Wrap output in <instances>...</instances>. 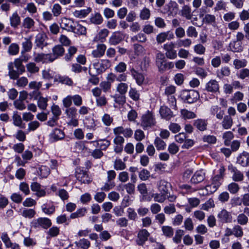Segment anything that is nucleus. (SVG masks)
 <instances>
[{
  "instance_id": "f257e3e1",
  "label": "nucleus",
  "mask_w": 249,
  "mask_h": 249,
  "mask_svg": "<svg viewBox=\"0 0 249 249\" xmlns=\"http://www.w3.org/2000/svg\"><path fill=\"white\" fill-rule=\"evenodd\" d=\"M22 62L23 59L17 58L14 63L10 62L8 64V75L11 79H17L20 74L25 72V69Z\"/></svg>"
},
{
  "instance_id": "f03ea898",
  "label": "nucleus",
  "mask_w": 249,
  "mask_h": 249,
  "mask_svg": "<svg viewBox=\"0 0 249 249\" xmlns=\"http://www.w3.org/2000/svg\"><path fill=\"white\" fill-rule=\"evenodd\" d=\"M180 97L183 102L193 104L196 102L199 98V93L196 90L184 89L181 91Z\"/></svg>"
},
{
  "instance_id": "7ed1b4c3",
  "label": "nucleus",
  "mask_w": 249,
  "mask_h": 249,
  "mask_svg": "<svg viewBox=\"0 0 249 249\" xmlns=\"http://www.w3.org/2000/svg\"><path fill=\"white\" fill-rule=\"evenodd\" d=\"M225 168L223 165H220L218 170V174L215 175L212 178V182L210 185L207 186V188L212 187L213 192L216 191L222 184L225 176Z\"/></svg>"
},
{
  "instance_id": "20e7f679",
  "label": "nucleus",
  "mask_w": 249,
  "mask_h": 249,
  "mask_svg": "<svg viewBox=\"0 0 249 249\" xmlns=\"http://www.w3.org/2000/svg\"><path fill=\"white\" fill-rule=\"evenodd\" d=\"M52 226V221L47 217H39L34 219L31 222V227L34 229L39 230L41 228L48 229Z\"/></svg>"
},
{
  "instance_id": "39448f33",
  "label": "nucleus",
  "mask_w": 249,
  "mask_h": 249,
  "mask_svg": "<svg viewBox=\"0 0 249 249\" xmlns=\"http://www.w3.org/2000/svg\"><path fill=\"white\" fill-rule=\"evenodd\" d=\"M75 177L81 183L89 184L92 181V178L89 176L88 172L83 167H77L75 169Z\"/></svg>"
},
{
  "instance_id": "423d86ee",
  "label": "nucleus",
  "mask_w": 249,
  "mask_h": 249,
  "mask_svg": "<svg viewBox=\"0 0 249 249\" xmlns=\"http://www.w3.org/2000/svg\"><path fill=\"white\" fill-rule=\"evenodd\" d=\"M155 120L152 112L148 111L146 113L142 115L141 120V126L144 130L155 125Z\"/></svg>"
},
{
  "instance_id": "0eeeda50",
  "label": "nucleus",
  "mask_w": 249,
  "mask_h": 249,
  "mask_svg": "<svg viewBox=\"0 0 249 249\" xmlns=\"http://www.w3.org/2000/svg\"><path fill=\"white\" fill-rule=\"evenodd\" d=\"M93 66L97 75L104 72L110 66V61L108 59H101L93 63Z\"/></svg>"
},
{
  "instance_id": "6e6552de",
  "label": "nucleus",
  "mask_w": 249,
  "mask_h": 249,
  "mask_svg": "<svg viewBox=\"0 0 249 249\" xmlns=\"http://www.w3.org/2000/svg\"><path fill=\"white\" fill-rule=\"evenodd\" d=\"M113 132L115 137L113 139V143L115 144L114 147V151L116 153L119 154L122 152L123 150V144L124 143L125 140L124 138L121 136L120 134H117V131L113 129Z\"/></svg>"
},
{
  "instance_id": "1a4fd4ad",
  "label": "nucleus",
  "mask_w": 249,
  "mask_h": 249,
  "mask_svg": "<svg viewBox=\"0 0 249 249\" xmlns=\"http://www.w3.org/2000/svg\"><path fill=\"white\" fill-rule=\"evenodd\" d=\"M175 44L173 42H168L163 45V48L165 51V56L170 59H175L177 57V51L175 50Z\"/></svg>"
},
{
  "instance_id": "9d476101",
  "label": "nucleus",
  "mask_w": 249,
  "mask_h": 249,
  "mask_svg": "<svg viewBox=\"0 0 249 249\" xmlns=\"http://www.w3.org/2000/svg\"><path fill=\"white\" fill-rule=\"evenodd\" d=\"M107 182L101 188L102 190L108 191L112 189L115 185L113 181L115 179L116 174L114 170H109L107 172Z\"/></svg>"
},
{
  "instance_id": "9b49d317",
  "label": "nucleus",
  "mask_w": 249,
  "mask_h": 249,
  "mask_svg": "<svg viewBox=\"0 0 249 249\" xmlns=\"http://www.w3.org/2000/svg\"><path fill=\"white\" fill-rule=\"evenodd\" d=\"M149 236L150 233L147 230L142 229L139 230L136 240L137 244L141 246H143L146 241L148 240Z\"/></svg>"
},
{
  "instance_id": "f8f14e48",
  "label": "nucleus",
  "mask_w": 249,
  "mask_h": 249,
  "mask_svg": "<svg viewBox=\"0 0 249 249\" xmlns=\"http://www.w3.org/2000/svg\"><path fill=\"white\" fill-rule=\"evenodd\" d=\"M130 74L132 78L135 79L137 84L142 86L145 81V77L143 74L136 70L133 67L129 68Z\"/></svg>"
},
{
  "instance_id": "ddd939ff",
  "label": "nucleus",
  "mask_w": 249,
  "mask_h": 249,
  "mask_svg": "<svg viewBox=\"0 0 249 249\" xmlns=\"http://www.w3.org/2000/svg\"><path fill=\"white\" fill-rule=\"evenodd\" d=\"M65 133L59 128L53 129L49 135L50 140L52 142H55L64 139Z\"/></svg>"
},
{
  "instance_id": "4468645a",
  "label": "nucleus",
  "mask_w": 249,
  "mask_h": 249,
  "mask_svg": "<svg viewBox=\"0 0 249 249\" xmlns=\"http://www.w3.org/2000/svg\"><path fill=\"white\" fill-rule=\"evenodd\" d=\"M47 36L43 33H38L36 36L35 45L36 47L43 49V48L48 45L46 42Z\"/></svg>"
},
{
  "instance_id": "2eb2a0df",
  "label": "nucleus",
  "mask_w": 249,
  "mask_h": 249,
  "mask_svg": "<svg viewBox=\"0 0 249 249\" xmlns=\"http://www.w3.org/2000/svg\"><path fill=\"white\" fill-rule=\"evenodd\" d=\"M217 218L220 222L223 223H231L232 220L231 213L224 209L218 213Z\"/></svg>"
},
{
  "instance_id": "dca6fc26",
  "label": "nucleus",
  "mask_w": 249,
  "mask_h": 249,
  "mask_svg": "<svg viewBox=\"0 0 249 249\" xmlns=\"http://www.w3.org/2000/svg\"><path fill=\"white\" fill-rule=\"evenodd\" d=\"M34 60L37 63H49L53 62L51 53H37L35 55Z\"/></svg>"
},
{
  "instance_id": "f3484780",
  "label": "nucleus",
  "mask_w": 249,
  "mask_h": 249,
  "mask_svg": "<svg viewBox=\"0 0 249 249\" xmlns=\"http://www.w3.org/2000/svg\"><path fill=\"white\" fill-rule=\"evenodd\" d=\"M205 90L209 92L215 93L219 92V85L216 80H210L205 85Z\"/></svg>"
},
{
  "instance_id": "a211bd4d",
  "label": "nucleus",
  "mask_w": 249,
  "mask_h": 249,
  "mask_svg": "<svg viewBox=\"0 0 249 249\" xmlns=\"http://www.w3.org/2000/svg\"><path fill=\"white\" fill-rule=\"evenodd\" d=\"M208 120L204 119H197L193 121V126L200 131H204L207 129Z\"/></svg>"
},
{
  "instance_id": "6ab92c4d",
  "label": "nucleus",
  "mask_w": 249,
  "mask_h": 249,
  "mask_svg": "<svg viewBox=\"0 0 249 249\" xmlns=\"http://www.w3.org/2000/svg\"><path fill=\"white\" fill-rule=\"evenodd\" d=\"M124 36L120 32H114L109 39V43L111 45H116L123 40Z\"/></svg>"
},
{
  "instance_id": "aec40b11",
  "label": "nucleus",
  "mask_w": 249,
  "mask_h": 249,
  "mask_svg": "<svg viewBox=\"0 0 249 249\" xmlns=\"http://www.w3.org/2000/svg\"><path fill=\"white\" fill-rule=\"evenodd\" d=\"M52 53H51L52 58L54 61L55 59L63 56L65 53V49L61 45H56L52 49Z\"/></svg>"
},
{
  "instance_id": "412c9836",
  "label": "nucleus",
  "mask_w": 249,
  "mask_h": 249,
  "mask_svg": "<svg viewBox=\"0 0 249 249\" xmlns=\"http://www.w3.org/2000/svg\"><path fill=\"white\" fill-rule=\"evenodd\" d=\"M229 170L232 173V179L235 182H240L244 179V175L235 167L229 166Z\"/></svg>"
},
{
  "instance_id": "4be33fe9",
  "label": "nucleus",
  "mask_w": 249,
  "mask_h": 249,
  "mask_svg": "<svg viewBox=\"0 0 249 249\" xmlns=\"http://www.w3.org/2000/svg\"><path fill=\"white\" fill-rule=\"evenodd\" d=\"M237 163L243 167L249 166V153L244 151L237 158Z\"/></svg>"
},
{
  "instance_id": "5701e85b",
  "label": "nucleus",
  "mask_w": 249,
  "mask_h": 249,
  "mask_svg": "<svg viewBox=\"0 0 249 249\" xmlns=\"http://www.w3.org/2000/svg\"><path fill=\"white\" fill-rule=\"evenodd\" d=\"M42 212L47 215H52L55 211V207L52 201H47L41 206Z\"/></svg>"
},
{
  "instance_id": "b1692460",
  "label": "nucleus",
  "mask_w": 249,
  "mask_h": 249,
  "mask_svg": "<svg viewBox=\"0 0 249 249\" xmlns=\"http://www.w3.org/2000/svg\"><path fill=\"white\" fill-rule=\"evenodd\" d=\"M21 26L23 28L28 31H34L35 28V21L32 18L27 17L23 19Z\"/></svg>"
},
{
  "instance_id": "393cba45",
  "label": "nucleus",
  "mask_w": 249,
  "mask_h": 249,
  "mask_svg": "<svg viewBox=\"0 0 249 249\" xmlns=\"http://www.w3.org/2000/svg\"><path fill=\"white\" fill-rule=\"evenodd\" d=\"M160 113L162 118L168 121L174 116L173 113L170 108L165 106L160 107Z\"/></svg>"
},
{
  "instance_id": "a878e982",
  "label": "nucleus",
  "mask_w": 249,
  "mask_h": 249,
  "mask_svg": "<svg viewBox=\"0 0 249 249\" xmlns=\"http://www.w3.org/2000/svg\"><path fill=\"white\" fill-rule=\"evenodd\" d=\"M54 82H58L62 84H65L68 86H72L73 81L71 78L68 76H62L60 74H56L54 77Z\"/></svg>"
},
{
  "instance_id": "bb28decb",
  "label": "nucleus",
  "mask_w": 249,
  "mask_h": 249,
  "mask_svg": "<svg viewBox=\"0 0 249 249\" xmlns=\"http://www.w3.org/2000/svg\"><path fill=\"white\" fill-rule=\"evenodd\" d=\"M114 131H117V134H123L125 138H130L133 134V130L130 128H124L123 126H118L113 128Z\"/></svg>"
},
{
  "instance_id": "cd10ccee",
  "label": "nucleus",
  "mask_w": 249,
  "mask_h": 249,
  "mask_svg": "<svg viewBox=\"0 0 249 249\" xmlns=\"http://www.w3.org/2000/svg\"><path fill=\"white\" fill-rule=\"evenodd\" d=\"M107 49L106 46L104 44L97 45L95 50L92 51V55L95 58H100L103 56Z\"/></svg>"
},
{
  "instance_id": "c85d7f7f",
  "label": "nucleus",
  "mask_w": 249,
  "mask_h": 249,
  "mask_svg": "<svg viewBox=\"0 0 249 249\" xmlns=\"http://www.w3.org/2000/svg\"><path fill=\"white\" fill-rule=\"evenodd\" d=\"M73 22L72 20L66 18H62L61 22L60 23V27L65 30H66L69 32H71L73 30Z\"/></svg>"
},
{
  "instance_id": "c756f323",
  "label": "nucleus",
  "mask_w": 249,
  "mask_h": 249,
  "mask_svg": "<svg viewBox=\"0 0 249 249\" xmlns=\"http://www.w3.org/2000/svg\"><path fill=\"white\" fill-rule=\"evenodd\" d=\"M21 22L20 17L18 14L17 12H15L12 14L10 17V23L12 27L16 29L20 25Z\"/></svg>"
},
{
  "instance_id": "7c9ffc66",
  "label": "nucleus",
  "mask_w": 249,
  "mask_h": 249,
  "mask_svg": "<svg viewBox=\"0 0 249 249\" xmlns=\"http://www.w3.org/2000/svg\"><path fill=\"white\" fill-rule=\"evenodd\" d=\"M205 178V174L202 171H196L192 177L191 181L193 184L201 182Z\"/></svg>"
},
{
  "instance_id": "2f4dec72",
  "label": "nucleus",
  "mask_w": 249,
  "mask_h": 249,
  "mask_svg": "<svg viewBox=\"0 0 249 249\" xmlns=\"http://www.w3.org/2000/svg\"><path fill=\"white\" fill-rule=\"evenodd\" d=\"M13 124L14 125L19 127L20 128H25V124L23 123L21 117L18 112H14L12 116Z\"/></svg>"
},
{
  "instance_id": "473e14b6",
  "label": "nucleus",
  "mask_w": 249,
  "mask_h": 249,
  "mask_svg": "<svg viewBox=\"0 0 249 249\" xmlns=\"http://www.w3.org/2000/svg\"><path fill=\"white\" fill-rule=\"evenodd\" d=\"M91 8L90 7L85 9H81L80 10H75L72 12L73 16L76 18H82L86 17L91 12Z\"/></svg>"
},
{
  "instance_id": "72a5a7b5",
  "label": "nucleus",
  "mask_w": 249,
  "mask_h": 249,
  "mask_svg": "<svg viewBox=\"0 0 249 249\" xmlns=\"http://www.w3.org/2000/svg\"><path fill=\"white\" fill-rule=\"evenodd\" d=\"M223 118V120L221 122V125L223 128L224 129H230L233 124V119L232 117H231L230 116L225 115Z\"/></svg>"
},
{
  "instance_id": "f704fd0d",
  "label": "nucleus",
  "mask_w": 249,
  "mask_h": 249,
  "mask_svg": "<svg viewBox=\"0 0 249 249\" xmlns=\"http://www.w3.org/2000/svg\"><path fill=\"white\" fill-rule=\"evenodd\" d=\"M211 113L214 115L216 114L217 119L221 120L223 118L224 115V111L221 109V108L218 106H213L210 109Z\"/></svg>"
},
{
  "instance_id": "c9c22d12",
  "label": "nucleus",
  "mask_w": 249,
  "mask_h": 249,
  "mask_svg": "<svg viewBox=\"0 0 249 249\" xmlns=\"http://www.w3.org/2000/svg\"><path fill=\"white\" fill-rule=\"evenodd\" d=\"M230 50L233 52H241L243 51L242 43L238 41H232L229 44Z\"/></svg>"
},
{
  "instance_id": "e433bc0d",
  "label": "nucleus",
  "mask_w": 249,
  "mask_h": 249,
  "mask_svg": "<svg viewBox=\"0 0 249 249\" xmlns=\"http://www.w3.org/2000/svg\"><path fill=\"white\" fill-rule=\"evenodd\" d=\"M88 142L90 143L96 142L101 150H106L110 145V142L107 139L100 140L96 142L95 141H90Z\"/></svg>"
},
{
  "instance_id": "4c0bfd02",
  "label": "nucleus",
  "mask_w": 249,
  "mask_h": 249,
  "mask_svg": "<svg viewBox=\"0 0 249 249\" xmlns=\"http://www.w3.org/2000/svg\"><path fill=\"white\" fill-rule=\"evenodd\" d=\"M89 20L91 23L99 25L103 22V18L99 13H95L91 15Z\"/></svg>"
},
{
  "instance_id": "58836bf2",
  "label": "nucleus",
  "mask_w": 249,
  "mask_h": 249,
  "mask_svg": "<svg viewBox=\"0 0 249 249\" xmlns=\"http://www.w3.org/2000/svg\"><path fill=\"white\" fill-rule=\"evenodd\" d=\"M181 16L185 17L187 19H191L192 17L191 9L190 6L185 5L180 11Z\"/></svg>"
},
{
  "instance_id": "ea45409f",
  "label": "nucleus",
  "mask_w": 249,
  "mask_h": 249,
  "mask_svg": "<svg viewBox=\"0 0 249 249\" xmlns=\"http://www.w3.org/2000/svg\"><path fill=\"white\" fill-rule=\"evenodd\" d=\"M130 40L132 42L138 41L140 43H145L147 41V39L144 34L139 33L137 35L132 36Z\"/></svg>"
},
{
  "instance_id": "a19ab883",
  "label": "nucleus",
  "mask_w": 249,
  "mask_h": 249,
  "mask_svg": "<svg viewBox=\"0 0 249 249\" xmlns=\"http://www.w3.org/2000/svg\"><path fill=\"white\" fill-rule=\"evenodd\" d=\"M87 213V209L86 208H81L77 209L75 212L71 213L70 215V218L71 219H75L82 217L85 216Z\"/></svg>"
},
{
  "instance_id": "79ce46f5",
  "label": "nucleus",
  "mask_w": 249,
  "mask_h": 249,
  "mask_svg": "<svg viewBox=\"0 0 249 249\" xmlns=\"http://www.w3.org/2000/svg\"><path fill=\"white\" fill-rule=\"evenodd\" d=\"M71 32L78 35H86L87 34V29L85 27L77 23L73 26V30Z\"/></svg>"
},
{
  "instance_id": "37998d69",
  "label": "nucleus",
  "mask_w": 249,
  "mask_h": 249,
  "mask_svg": "<svg viewBox=\"0 0 249 249\" xmlns=\"http://www.w3.org/2000/svg\"><path fill=\"white\" fill-rule=\"evenodd\" d=\"M109 34V31L107 29L101 30L95 38V40L104 42L106 40V38L107 36Z\"/></svg>"
},
{
  "instance_id": "c03bdc74",
  "label": "nucleus",
  "mask_w": 249,
  "mask_h": 249,
  "mask_svg": "<svg viewBox=\"0 0 249 249\" xmlns=\"http://www.w3.org/2000/svg\"><path fill=\"white\" fill-rule=\"evenodd\" d=\"M154 143L157 150H163L166 148V144L165 142L160 137H157L155 138Z\"/></svg>"
},
{
  "instance_id": "a18cd8bd",
  "label": "nucleus",
  "mask_w": 249,
  "mask_h": 249,
  "mask_svg": "<svg viewBox=\"0 0 249 249\" xmlns=\"http://www.w3.org/2000/svg\"><path fill=\"white\" fill-rule=\"evenodd\" d=\"M75 244L77 247L80 248L82 249H88L90 247V242L86 239H81L77 242H75Z\"/></svg>"
},
{
  "instance_id": "49530a36",
  "label": "nucleus",
  "mask_w": 249,
  "mask_h": 249,
  "mask_svg": "<svg viewBox=\"0 0 249 249\" xmlns=\"http://www.w3.org/2000/svg\"><path fill=\"white\" fill-rule=\"evenodd\" d=\"M128 85L124 82H121L116 86V90L120 94L125 95L127 91Z\"/></svg>"
},
{
  "instance_id": "de8ad7c7",
  "label": "nucleus",
  "mask_w": 249,
  "mask_h": 249,
  "mask_svg": "<svg viewBox=\"0 0 249 249\" xmlns=\"http://www.w3.org/2000/svg\"><path fill=\"white\" fill-rule=\"evenodd\" d=\"M181 115L184 119H191L196 118V115L192 111L186 109H183L180 111Z\"/></svg>"
},
{
  "instance_id": "09e8293b",
  "label": "nucleus",
  "mask_w": 249,
  "mask_h": 249,
  "mask_svg": "<svg viewBox=\"0 0 249 249\" xmlns=\"http://www.w3.org/2000/svg\"><path fill=\"white\" fill-rule=\"evenodd\" d=\"M128 94L130 98L134 101H138L140 99V94L136 88L130 87Z\"/></svg>"
},
{
  "instance_id": "8fccbe9b",
  "label": "nucleus",
  "mask_w": 249,
  "mask_h": 249,
  "mask_svg": "<svg viewBox=\"0 0 249 249\" xmlns=\"http://www.w3.org/2000/svg\"><path fill=\"white\" fill-rule=\"evenodd\" d=\"M84 124L85 126L89 129H94L96 126L94 119L91 117L86 118L84 120Z\"/></svg>"
},
{
  "instance_id": "3c124183",
  "label": "nucleus",
  "mask_w": 249,
  "mask_h": 249,
  "mask_svg": "<svg viewBox=\"0 0 249 249\" xmlns=\"http://www.w3.org/2000/svg\"><path fill=\"white\" fill-rule=\"evenodd\" d=\"M233 65L235 69L238 70L241 68H245L247 65V61L245 59H235L233 62Z\"/></svg>"
},
{
  "instance_id": "603ef678",
  "label": "nucleus",
  "mask_w": 249,
  "mask_h": 249,
  "mask_svg": "<svg viewBox=\"0 0 249 249\" xmlns=\"http://www.w3.org/2000/svg\"><path fill=\"white\" fill-rule=\"evenodd\" d=\"M217 76L219 78L229 76L231 74V70L229 67H221L220 71H217Z\"/></svg>"
},
{
  "instance_id": "864d4df0",
  "label": "nucleus",
  "mask_w": 249,
  "mask_h": 249,
  "mask_svg": "<svg viewBox=\"0 0 249 249\" xmlns=\"http://www.w3.org/2000/svg\"><path fill=\"white\" fill-rule=\"evenodd\" d=\"M62 8L59 3L53 4L51 8L52 14L54 17H57L62 13Z\"/></svg>"
},
{
  "instance_id": "5fc2aeb1",
  "label": "nucleus",
  "mask_w": 249,
  "mask_h": 249,
  "mask_svg": "<svg viewBox=\"0 0 249 249\" xmlns=\"http://www.w3.org/2000/svg\"><path fill=\"white\" fill-rule=\"evenodd\" d=\"M77 48L74 46H70L68 50V53L65 56V60L67 61L71 60L73 55L76 53Z\"/></svg>"
},
{
  "instance_id": "6e6d98bb",
  "label": "nucleus",
  "mask_w": 249,
  "mask_h": 249,
  "mask_svg": "<svg viewBox=\"0 0 249 249\" xmlns=\"http://www.w3.org/2000/svg\"><path fill=\"white\" fill-rule=\"evenodd\" d=\"M36 214V211L32 209H25L21 213L22 216L29 219L33 218Z\"/></svg>"
},
{
  "instance_id": "4d7b16f0",
  "label": "nucleus",
  "mask_w": 249,
  "mask_h": 249,
  "mask_svg": "<svg viewBox=\"0 0 249 249\" xmlns=\"http://www.w3.org/2000/svg\"><path fill=\"white\" fill-rule=\"evenodd\" d=\"M215 17L211 14H206L203 18V21L209 24H211L213 26H215L216 24Z\"/></svg>"
},
{
  "instance_id": "13d9d810",
  "label": "nucleus",
  "mask_w": 249,
  "mask_h": 249,
  "mask_svg": "<svg viewBox=\"0 0 249 249\" xmlns=\"http://www.w3.org/2000/svg\"><path fill=\"white\" fill-rule=\"evenodd\" d=\"M163 234L167 237H171L174 234L173 229L169 226H163L161 227Z\"/></svg>"
},
{
  "instance_id": "bf43d9fd",
  "label": "nucleus",
  "mask_w": 249,
  "mask_h": 249,
  "mask_svg": "<svg viewBox=\"0 0 249 249\" xmlns=\"http://www.w3.org/2000/svg\"><path fill=\"white\" fill-rule=\"evenodd\" d=\"M37 100V106L38 107L42 110L46 109L48 105L47 102L49 100L48 98L40 96Z\"/></svg>"
},
{
  "instance_id": "052dcab7",
  "label": "nucleus",
  "mask_w": 249,
  "mask_h": 249,
  "mask_svg": "<svg viewBox=\"0 0 249 249\" xmlns=\"http://www.w3.org/2000/svg\"><path fill=\"white\" fill-rule=\"evenodd\" d=\"M227 189L231 194H236L238 192L240 187L237 183L234 182L228 185Z\"/></svg>"
},
{
  "instance_id": "680f3d73",
  "label": "nucleus",
  "mask_w": 249,
  "mask_h": 249,
  "mask_svg": "<svg viewBox=\"0 0 249 249\" xmlns=\"http://www.w3.org/2000/svg\"><path fill=\"white\" fill-rule=\"evenodd\" d=\"M19 48L17 43H12L8 47V53L10 55H15L19 52Z\"/></svg>"
},
{
  "instance_id": "e2e57ef3",
  "label": "nucleus",
  "mask_w": 249,
  "mask_h": 249,
  "mask_svg": "<svg viewBox=\"0 0 249 249\" xmlns=\"http://www.w3.org/2000/svg\"><path fill=\"white\" fill-rule=\"evenodd\" d=\"M133 49L135 54L137 55H142L145 52V50L144 47L142 45L138 43L134 44Z\"/></svg>"
},
{
  "instance_id": "0e129e2a",
  "label": "nucleus",
  "mask_w": 249,
  "mask_h": 249,
  "mask_svg": "<svg viewBox=\"0 0 249 249\" xmlns=\"http://www.w3.org/2000/svg\"><path fill=\"white\" fill-rule=\"evenodd\" d=\"M65 113L68 118H76L77 109L73 107L68 108L65 110Z\"/></svg>"
},
{
  "instance_id": "69168bd1",
  "label": "nucleus",
  "mask_w": 249,
  "mask_h": 249,
  "mask_svg": "<svg viewBox=\"0 0 249 249\" xmlns=\"http://www.w3.org/2000/svg\"><path fill=\"white\" fill-rule=\"evenodd\" d=\"M167 197V196L165 194H162L161 193H156L153 195L154 200L159 203H163Z\"/></svg>"
},
{
  "instance_id": "338daca9",
  "label": "nucleus",
  "mask_w": 249,
  "mask_h": 249,
  "mask_svg": "<svg viewBox=\"0 0 249 249\" xmlns=\"http://www.w3.org/2000/svg\"><path fill=\"white\" fill-rule=\"evenodd\" d=\"M126 68L127 65L124 62H120L114 67V71L117 73H123L126 71Z\"/></svg>"
},
{
  "instance_id": "774afa93",
  "label": "nucleus",
  "mask_w": 249,
  "mask_h": 249,
  "mask_svg": "<svg viewBox=\"0 0 249 249\" xmlns=\"http://www.w3.org/2000/svg\"><path fill=\"white\" fill-rule=\"evenodd\" d=\"M114 168L116 170H123L126 168V165L121 159H116L114 162Z\"/></svg>"
}]
</instances>
